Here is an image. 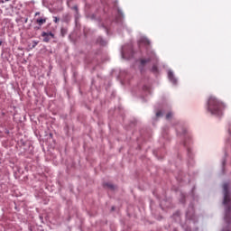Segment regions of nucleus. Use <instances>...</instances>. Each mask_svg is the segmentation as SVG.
Returning <instances> with one entry per match:
<instances>
[{
  "instance_id": "4468645a",
  "label": "nucleus",
  "mask_w": 231,
  "mask_h": 231,
  "mask_svg": "<svg viewBox=\"0 0 231 231\" xmlns=\"http://www.w3.org/2000/svg\"><path fill=\"white\" fill-rule=\"evenodd\" d=\"M37 15H41L40 12L35 13V17H37Z\"/></svg>"
},
{
  "instance_id": "f3484780",
  "label": "nucleus",
  "mask_w": 231,
  "mask_h": 231,
  "mask_svg": "<svg viewBox=\"0 0 231 231\" xmlns=\"http://www.w3.org/2000/svg\"><path fill=\"white\" fill-rule=\"evenodd\" d=\"M5 1H10V0H5Z\"/></svg>"
},
{
  "instance_id": "20e7f679",
  "label": "nucleus",
  "mask_w": 231,
  "mask_h": 231,
  "mask_svg": "<svg viewBox=\"0 0 231 231\" xmlns=\"http://www.w3.org/2000/svg\"><path fill=\"white\" fill-rule=\"evenodd\" d=\"M42 36L43 37V42H50L51 39H53L54 35L51 32H42Z\"/></svg>"
},
{
  "instance_id": "dca6fc26",
  "label": "nucleus",
  "mask_w": 231,
  "mask_h": 231,
  "mask_svg": "<svg viewBox=\"0 0 231 231\" xmlns=\"http://www.w3.org/2000/svg\"><path fill=\"white\" fill-rule=\"evenodd\" d=\"M100 44L103 45V44H104V42L102 41V42H100Z\"/></svg>"
},
{
  "instance_id": "6e6552de",
  "label": "nucleus",
  "mask_w": 231,
  "mask_h": 231,
  "mask_svg": "<svg viewBox=\"0 0 231 231\" xmlns=\"http://www.w3.org/2000/svg\"><path fill=\"white\" fill-rule=\"evenodd\" d=\"M152 72H153L154 74H157L158 73V67L157 65H153L152 68Z\"/></svg>"
},
{
  "instance_id": "423d86ee",
  "label": "nucleus",
  "mask_w": 231,
  "mask_h": 231,
  "mask_svg": "<svg viewBox=\"0 0 231 231\" xmlns=\"http://www.w3.org/2000/svg\"><path fill=\"white\" fill-rule=\"evenodd\" d=\"M168 76H169L170 80H171L173 84H176L177 80H176V79L174 78L172 72H169Z\"/></svg>"
},
{
  "instance_id": "9b49d317",
  "label": "nucleus",
  "mask_w": 231,
  "mask_h": 231,
  "mask_svg": "<svg viewBox=\"0 0 231 231\" xmlns=\"http://www.w3.org/2000/svg\"><path fill=\"white\" fill-rule=\"evenodd\" d=\"M171 116H172V114H171V113H169V114H167L166 118H167V119H170Z\"/></svg>"
},
{
  "instance_id": "9d476101",
  "label": "nucleus",
  "mask_w": 231,
  "mask_h": 231,
  "mask_svg": "<svg viewBox=\"0 0 231 231\" xmlns=\"http://www.w3.org/2000/svg\"><path fill=\"white\" fill-rule=\"evenodd\" d=\"M230 210H231V208L228 207L227 209H226V217H227V216H229Z\"/></svg>"
},
{
  "instance_id": "0eeeda50",
  "label": "nucleus",
  "mask_w": 231,
  "mask_h": 231,
  "mask_svg": "<svg viewBox=\"0 0 231 231\" xmlns=\"http://www.w3.org/2000/svg\"><path fill=\"white\" fill-rule=\"evenodd\" d=\"M141 44H144L145 46L150 45V42L146 38H143L139 42Z\"/></svg>"
},
{
  "instance_id": "f8f14e48",
  "label": "nucleus",
  "mask_w": 231,
  "mask_h": 231,
  "mask_svg": "<svg viewBox=\"0 0 231 231\" xmlns=\"http://www.w3.org/2000/svg\"><path fill=\"white\" fill-rule=\"evenodd\" d=\"M66 32H67L66 30L61 29V35H62V36H64V34H66Z\"/></svg>"
},
{
  "instance_id": "f257e3e1",
  "label": "nucleus",
  "mask_w": 231,
  "mask_h": 231,
  "mask_svg": "<svg viewBox=\"0 0 231 231\" xmlns=\"http://www.w3.org/2000/svg\"><path fill=\"white\" fill-rule=\"evenodd\" d=\"M225 108V105L218 101L216 97H211L208 99V110L211 114H218L220 111H222Z\"/></svg>"
},
{
  "instance_id": "39448f33",
  "label": "nucleus",
  "mask_w": 231,
  "mask_h": 231,
  "mask_svg": "<svg viewBox=\"0 0 231 231\" xmlns=\"http://www.w3.org/2000/svg\"><path fill=\"white\" fill-rule=\"evenodd\" d=\"M46 21H47L46 17L38 18L36 19V24H38L39 26H42V24H45Z\"/></svg>"
},
{
  "instance_id": "7ed1b4c3",
  "label": "nucleus",
  "mask_w": 231,
  "mask_h": 231,
  "mask_svg": "<svg viewBox=\"0 0 231 231\" xmlns=\"http://www.w3.org/2000/svg\"><path fill=\"white\" fill-rule=\"evenodd\" d=\"M223 189H224V204L227 205L231 200L227 183H225L223 185Z\"/></svg>"
},
{
  "instance_id": "ddd939ff",
  "label": "nucleus",
  "mask_w": 231,
  "mask_h": 231,
  "mask_svg": "<svg viewBox=\"0 0 231 231\" xmlns=\"http://www.w3.org/2000/svg\"><path fill=\"white\" fill-rule=\"evenodd\" d=\"M162 116V112H161V111H159V112L156 113V116H157V117H159V116Z\"/></svg>"
},
{
  "instance_id": "1a4fd4ad",
  "label": "nucleus",
  "mask_w": 231,
  "mask_h": 231,
  "mask_svg": "<svg viewBox=\"0 0 231 231\" xmlns=\"http://www.w3.org/2000/svg\"><path fill=\"white\" fill-rule=\"evenodd\" d=\"M105 186H106L107 188H109V189H115V186L113 185V184H111V183H106V184H105Z\"/></svg>"
},
{
  "instance_id": "2eb2a0df",
  "label": "nucleus",
  "mask_w": 231,
  "mask_h": 231,
  "mask_svg": "<svg viewBox=\"0 0 231 231\" xmlns=\"http://www.w3.org/2000/svg\"><path fill=\"white\" fill-rule=\"evenodd\" d=\"M3 44V42L2 41H0V46Z\"/></svg>"
},
{
  "instance_id": "f03ea898",
  "label": "nucleus",
  "mask_w": 231,
  "mask_h": 231,
  "mask_svg": "<svg viewBox=\"0 0 231 231\" xmlns=\"http://www.w3.org/2000/svg\"><path fill=\"white\" fill-rule=\"evenodd\" d=\"M152 60L157 62L156 55L153 52H151L150 57L148 59H141L140 60V70H141V72H143V68L146 66V64L149 63Z\"/></svg>"
}]
</instances>
